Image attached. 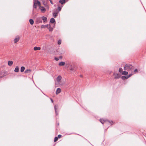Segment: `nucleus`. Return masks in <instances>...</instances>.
Segmentation results:
<instances>
[{
  "mask_svg": "<svg viewBox=\"0 0 146 146\" xmlns=\"http://www.w3.org/2000/svg\"><path fill=\"white\" fill-rule=\"evenodd\" d=\"M133 69V67L130 64H126L124 66V70L129 71Z\"/></svg>",
  "mask_w": 146,
  "mask_h": 146,
  "instance_id": "obj_1",
  "label": "nucleus"
},
{
  "mask_svg": "<svg viewBox=\"0 0 146 146\" xmlns=\"http://www.w3.org/2000/svg\"><path fill=\"white\" fill-rule=\"evenodd\" d=\"M41 28H47L50 31H52L53 30V29L51 27L50 24H47L46 25H42L41 26Z\"/></svg>",
  "mask_w": 146,
  "mask_h": 146,
  "instance_id": "obj_2",
  "label": "nucleus"
},
{
  "mask_svg": "<svg viewBox=\"0 0 146 146\" xmlns=\"http://www.w3.org/2000/svg\"><path fill=\"white\" fill-rule=\"evenodd\" d=\"M38 6L39 7L40 9L41 10V12L42 13H44L46 11V9L43 6H41L40 5V6Z\"/></svg>",
  "mask_w": 146,
  "mask_h": 146,
  "instance_id": "obj_3",
  "label": "nucleus"
},
{
  "mask_svg": "<svg viewBox=\"0 0 146 146\" xmlns=\"http://www.w3.org/2000/svg\"><path fill=\"white\" fill-rule=\"evenodd\" d=\"M114 78L115 79H118L120 77V75L118 73H114L113 74Z\"/></svg>",
  "mask_w": 146,
  "mask_h": 146,
  "instance_id": "obj_4",
  "label": "nucleus"
},
{
  "mask_svg": "<svg viewBox=\"0 0 146 146\" xmlns=\"http://www.w3.org/2000/svg\"><path fill=\"white\" fill-rule=\"evenodd\" d=\"M69 68L70 70L72 71H74L76 70L74 66L72 65H70Z\"/></svg>",
  "mask_w": 146,
  "mask_h": 146,
  "instance_id": "obj_5",
  "label": "nucleus"
},
{
  "mask_svg": "<svg viewBox=\"0 0 146 146\" xmlns=\"http://www.w3.org/2000/svg\"><path fill=\"white\" fill-rule=\"evenodd\" d=\"M36 22L37 23H42L41 17H38L36 19Z\"/></svg>",
  "mask_w": 146,
  "mask_h": 146,
  "instance_id": "obj_6",
  "label": "nucleus"
},
{
  "mask_svg": "<svg viewBox=\"0 0 146 146\" xmlns=\"http://www.w3.org/2000/svg\"><path fill=\"white\" fill-rule=\"evenodd\" d=\"M62 76L59 75L56 78V81L58 82L59 83L61 82V80L62 79Z\"/></svg>",
  "mask_w": 146,
  "mask_h": 146,
  "instance_id": "obj_7",
  "label": "nucleus"
},
{
  "mask_svg": "<svg viewBox=\"0 0 146 146\" xmlns=\"http://www.w3.org/2000/svg\"><path fill=\"white\" fill-rule=\"evenodd\" d=\"M19 39L20 38L18 36H16L14 39L15 43H16L19 40Z\"/></svg>",
  "mask_w": 146,
  "mask_h": 146,
  "instance_id": "obj_8",
  "label": "nucleus"
},
{
  "mask_svg": "<svg viewBox=\"0 0 146 146\" xmlns=\"http://www.w3.org/2000/svg\"><path fill=\"white\" fill-rule=\"evenodd\" d=\"M58 11H57V9H56L55 12H54L53 13V16L54 17H56L58 15Z\"/></svg>",
  "mask_w": 146,
  "mask_h": 146,
  "instance_id": "obj_9",
  "label": "nucleus"
},
{
  "mask_svg": "<svg viewBox=\"0 0 146 146\" xmlns=\"http://www.w3.org/2000/svg\"><path fill=\"white\" fill-rule=\"evenodd\" d=\"M61 92V90L60 88H58L56 91V94H58L60 92Z\"/></svg>",
  "mask_w": 146,
  "mask_h": 146,
  "instance_id": "obj_10",
  "label": "nucleus"
},
{
  "mask_svg": "<svg viewBox=\"0 0 146 146\" xmlns=\"http://www.w3.org/2000/svg\"><path fill=\"white\" fill-rule=\"evenodd\" d=\"M41 18L44 22H46L47 21V18L45 17L42 16L41 17Z\"/></svg>",
  "mask_w": 146,
  "mask_h": 146,
  "instance_id": "obj_11",
  "label": "nucleus"
},
{
  "mask_svg": "<svg viewBox=\"0 0 146 146\" xmlns=\"http://www.w3.org/2000/svg\"><path fill=\"white\" fill-rule=\"evenodd\" d=\"M38 4L37 3H34L33 7V8L36 9L37 7Z\"/></svg>",
  "mask_w": 146,
  "mask_h": 146,
  "instance_id": "obj_12",
  "label": "nucleus"
},
{
  "mask_svg": "<svg viewBox=\"0 0 146 146\" xmlns=\"http://www.w3.org/2000/svg\"><path fill=\"white\" fill-rule=\"evenodd\" d=\"M41 48L40 47L35 46L34 48V50H39Z\"/></svg>",
  "mask_w": 146,
  "mask_h": 146,
  "instance_id": "obj_13",
  "label": "nucleus"
},
{
  "mask_svg": "<svg viewBox=\"0 0 146 146\" xmlns=\"http://www.w3.org/2000/svg\"><path fill=\"white\" fill-rule=\"evenodd\" d=\"M31 71V70L30 69H27L25 71V73H30Z\"/></svg>",
  "mask_w": 146,
  "mask_h": 146,
  "instance_id": "obj_14",
  "label": "nucleus"
},
{
  "mask_svg": "<svg viewBox=\"0 0 146 146\" xmlns=\"http://www.w3.org/2000/svg\"><path fill=\"white\" fill-rule=\"evenodd\" d=\"M19 67L17 66L15 68L14 71L15 72H18L19 71Z\"/></svg>",
  "mask_w": 146,
  "mask_h": 146,
  "instance_id": "obj_15",
  "label": "nucleus"
},
{
  "mask_svg": "<svg viewBox=\"0 0 146 146\" xmlns=\"http://www.w3.org/2000/svg\"><path fill=\"white\" fill-rule=\"evenodd\" d=\"M8 64L9 66H11L13 64V62L12 61H9Z\"/></svg>",
  "mask_w": 146,
  "mask_h": 146,
  "instance_id": "obj_16",
  "label": "nucleus"
},
{
  "mask_svg": "<svg viewBox=\"0 0 146 146\" xmlns=\"http://www.w3.org/2000/svg\"><path fill=\"white\" fill-rule=\"evenodd\" d=\"M65 63L64 62H60L59 64L58 65L60 66H64L65 65Z\"/></svg>",
  "mask_w": 146,
  "mask_h": 146,
  "instance_id": "obj_17",
  "label": "nucleus"
},
{
  "mask_svg": "<svg viewBox=\"0 0 146 146\" xmlns=\"http://www.w3.org/2000/svg\"><path fill=\"white\" fill-rule=\"evenodd\" d=\"M34 3H38V6H40L41 5L40 2L39 1H38V0H34Z\"/></svg>",
  "mask_w": 146,
  "mask_h": 146,
  "instance_id": "obj_18",
  "label": "nucleus"
},
{
  "mask_svg": "<svg viewBox=\"0 0 146 146\" xmlns=\"http://www.w3.org/2000/svg\"><path fill=\"white\" fill-rule=\"evenodd\" d=\"M55 22V20L53 18H52L50 20V22L52 23H54Z\"/></svg>",
  "mask_w": 146,
  "mask_h": 146,
  "instance_id": "obj_19",
  "label": "nucleus"
},
{
  "mask_svg": "<svg viewBox=\"0 0 146 146\" xmlns=\"http://www.w3.org/2000/svg\"><path fill=\"white\" fill-rule=\"evenodd\" d=\"M25 70V67L24 66H22L21 67V72H23Z\"/></svg>",
  "mask_w": 146,
  "mask_h": 146,
  "instance_id": "obj_20",
  "label": "nucleus"
},
{
  "mask_svg": "<svg viewBox=\"0 0 146 146\" xmlns=\"http://www.w3.org/2000/svg\"><path fill=\"white\" fill-rule=\"evenodd\" d=\"M29 22L31 25H33L34 23L33 20L32 19H30L29 20Z\"/></svg>",
  "mask_w": 146,
  "mask_h": 146,
  "instance_id": "obj_21",
  "label": "nucleus"
},
{
  "mask_svg": "<svg viewBox=\"0 0 146 146\" xmlns=\"http://www.w3.org/2000/svg\"><path fill=\"white\" fill-rule=\"evenodd\" d=\"M56 107H58L57 105H55L54 106V109H55V110L56 115H58V113H57V111H56V110L57 109L56 108Z\"/></svg>",
  "mask_w": 146,
  "mask_h": 146,
  "instance_id": "obj_22",
  "label": "nucleus"
},
{
  "mask_svg": "<svg viewBox=\"0 0 146 146\" xmlns=\"http://www.w3.org/2000/svg\"><path fill=\"white\" fill-rule=\"evenodd\" d=\"M59 2L62 4H63L64 3H65V0H60Z\"/></svg>",
  "mask_w": 146,
  "mask_h": 146,
  "instance_id": "obj_23",
  "label": "nucleus"
},
{
  "mask_svg": "<svg viewBox=\"0 0 146 146\" xmlns=\"http://www.w3.org/2000/svg\"><path fill=\"white\" fill-rule=\"evenodd\" d=\"M122 74L124 75H127L128 74V72L126 71H123L122 73Z\"/></svg>",
  "mask_w": 146,
  "mask_h": 146,
  "instance_id": "obj_24",
  "label": "nucleus"
},
{
  "mask_svg": "<svg viewBox=\"0 0 146 146\" xmlns=\"http://www.w3.org/2000/svg\"><path fill=\"white\" fill-rule=\"evenodd\" d=\"M100 121L102 123V124H103L104 122H105V121L103 119H100Z\"/></svg>",
  "mask_w": 146,
  "mask_h": 146,
  "instance_id": "obj_25",
  "label": "nucleus"
},
{
  "mask_svg": "<svg viewBox=\"0 0 146 146\" xmlns=\"http://www.w3.org/2000/svg\"><path fill=\"white\" fill-rule=\"evenodd\" d=\"M58 137H55L54 138V142H55L56 141L58 140Z\"/></svg>",
  "mask_w": 146,
  "mask_h": 146,
  "instance_id": "obj_26",
  "label": "nucleus"
},
{
  "mask_svg": "<svg viewBox=\"0 0 146 146\" xmlns=\"http://www.w3.org/2000/svg\"><path fill=\"white\" fill-rule=\"evenodd\" d=\"M5 75V73L4 72H2L0 73V75L3 76V75Z\"/></svg>",
  "mask_w": 146,
  "mask_h": 146,
  "instance_id": "obj_27",
  "label": "nucleus"
},
{
  "mask_svg": "<svg viewBox=\"0 0 146 146\" xmlns=\"http://www.w3.org/2000/svg\"><path fill=\"white\" fill-rule=\"evenodd\" d=\"M61 40H58V44L60 45V44H61Z\"/></svg>",
  "mask_w": 146,
  "mask_h": 146,
  "instance_id": "obj_28",
  "label": "nucleus"
},
{
  "mask_svg": "<svg viewBox=\"0 0 146 146\" xmlns=\"http://www.w3.org/2000/svg\"><path fill=\"white\" fill-rule=\"evenodd\" d=\"M133 73H132L131 74H129L128 76H127V78L129 77H130L132 75H133Z\"/></svg>",
  "mask_w": 146,
  "mask_h": 146,
  "instance_id": "obj_29",
  "label": "nucleus"
},
{
  "mask_svg": "<svg viewBox=\"0 0 146 146\" xmlns=\"http://www.w3.org/2000/svg\"><path fill=\"white\" fill-rule=\"evenodd\" d=\"M137 72V69H135L134 70L133 72H132L133 73H136Z\"/></svg>",
  "mask_w": 146,
  "mask_h": 146,
  "instance_id": "obj_30",
  "label": "nucleus"
},
{
  "mask_svg": "<svg viewBox=\"0 0 146 146\" xmlns=\"http://www.w3.org/2000/svg\"><path fill=\"white\" fill-rule=\"evenodd\" d=\"M119 72H122V69L121 68H120L119 69Z\"/></svg>",
  "mask_w": 146,
  "mask_h": 146,
  "instance_id": "obj_31",
  "label": "nucleus"
},
{
  "mask_svg": "<svg viewBox=\"0 0 146 146\" xmlns=\"http://www.w3.org/2000/svg\"><path fill=\"white\" fill-rule=\"evenodd\" d=\"M58 11H61V7H58Z\"/></svg>",
  "mask_w": 146,
  "mask_h": 146,
  "instance_id": "obj_32",
  "label": "nucleus"
},
{
  "mask_svg": "<svg viewBox=\"0 0 146 146\" xmlns=\"http://www.w3.org/2000/svg\"><path fill=\"white\" fill-rule=\"evenodd\" d=\"M122 79L123 80H124L125 78H127L125 76H123L121 77Z\"/></svg>",
  "mask_w": 146,
  "mask_h": 146,
  "instance_id": "obj_33",
  "label": "nucleus"
},
{
  "mask_svg": "<svg viewBox=\"0 0 146 146\" xmlns=\"http://www.w3.org/2000/svg\"><path fill=\"white\" fill-rule=\"evenodd\" d=\"M61 136H61V135H58V137L59 138H60L61 137Z\"/></svg>",
  "mask_w": 146,
  "mask_h": 146,
  "instance_id": "obj_34",
  "label": "nucleus"
},
{
  "mask_svg": "<svg viewBox=\"0 0 146 146\" xmlns=\"http://www.w3.org/2000/svg\"><path fill=\"white\" fill-rule=\"evenodd\" d=\"M5 76V75H3V76H1V75H0V78L3 77H4V76Z\"/></svg>",
  "mask_w": 146,
  "mask_h": 146,
  "instance_id": "obj_35",
  "label": "nucleus"
},
{
  "mask_svg": "<svg viewBox=\"0 0 146 146\" xmlns=\"http://www.w3.org/2000/svg\"><path fill=\"white\" fill-rule=\"evenodd\" d=\"M50 1V2L52 4H53V3H52V1L51 0H49Z\"/></svg>",
  "mask_w": 146,
  "mask_h": 146,
  "instance_id": "obj_36",
  "label": "nucleus"
},
{
  "mask_svg": "<svg viewBox=\"0 0 146 146\" xmlns=\"http://www.w3.org/2000/svg\"><path fill=\"white\" fill-rule=\"evenodd\" d=\"M50 100H51V102L52 103H53V100H52V98H50Z\"/></svg>",
  "mask_w": 146,
  "mask_h": 146,
  "instance_id": "obj_37",
  "label": "nucleus"
},
{
  "mask_svg": "<svg viewBox=\"0 0 146 146\" xmlns=\"http://www.w3.org/2000/svg\"><path fill=\"white\" fill-rule=\"evenodd\" d=\"M55 60H56V61H57V60H58V58H55Z\"/></svg>",
  "mask_w": 146,
  "mask_h": 146,
  "instance_id": "obj_38",
  "label": "nucleus"
},
{
  "mask_svg": "<svg viewBox=\"0 0 146 146\" xmlns=\"http://www.w3.org/2000/svg\"><path fill=\"white\" fill-rule=\"evenodd\" d=\"M110 122V123L111 124V123H113V121H111V122ZM111 125H112V124H111Z\"/></svg>",
  "mask_w": 146,
  "mask_h": 146,
  "instance_id": "obj_39",
  "label": "nucleus"
},
{
  "mask_svg": "<svg viewBox=\"0 0 146 146\" xmlns=\"http://www.w3.org/2000/svg\"><path fill=\"white\" fill-rule=\"evenodd\" d=\"M80 76L81 77H82V76L81 75H80Z\"/></svg>",
  "mask_w": 146,
  "mask_h": 146,
  "instance_id": "obj_40",
  "label": "nucleus"
},
{
  "mask_svg": "<svg viewBox=\"0 0 146 146\" xmlns=\"http://www.w3.org/2000/svg\"><path fill=\"white\" fill-rule=\"evenodd\" d=\"M33 14H34L33 10Z\"/></svg>",
  "mask_w": 146,
  "mask_h": 146,
  "instance_id": "obj_41",
  "label": "nucleus"
}]
</instances>
